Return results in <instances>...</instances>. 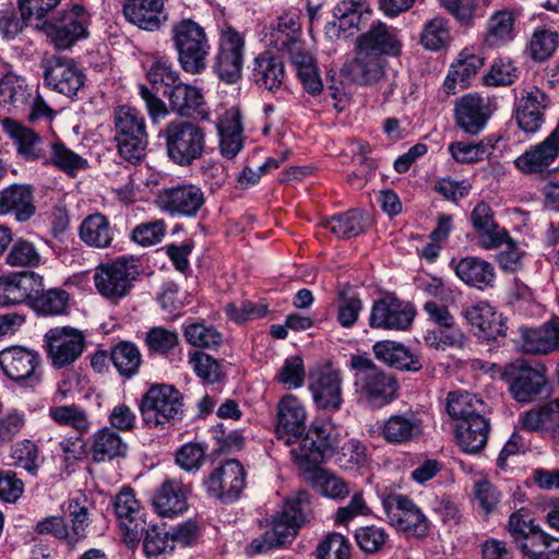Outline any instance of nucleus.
Here are the masks:
<instances>
[{"instance_id": "nucleus-1", "label": "nucleus", "mask_w": 559, "mask_h": 559, "mask_svg": "<svg viewBox=\"0 0 559 559\" xmlns=\"http://www.w3.org/2000/svg\"><path fill=\"white\" fill-rule=\"evenodd\" d=\"M306 421V406L299 397L286 394L278 401L276 438L292 447V460L301 471L321 465L337 447L335 426L331 421L314 420L308 430Z\"/></svg>"}, {"instance_id": "nucleus-2", "label": "nucleus", "mask_w": 559, "mask_h": 559, "mask_svg": "<svg viewBox=\"0 0 559 559\" xmlns=\"http://www.w3.org/2000/svg\"><path fill=\"white\" fill-rule=\"evenodd\" d=\"M310 513V497L307 491H298L287 498L282 511L273 518L271 530L251 540L249 555L265 554L290 543L300 526L309 520Z\"/></svg>"}, {"instance_id": "nucleus-3", "label": "nucleus", "mask_w": 559, "mask_h": 559, "mask_svg": "<svg viewBox=\"0 0 559 559\" xmlns=\"http://www.w3.org/2000/svg\"><path fill=\"white\" fill-rule=\"evenodd\" d=\"M0 104L9 111L25 114L31 123L50 122L56 116L41 96L39 85L14 72H7L0 79Z\"/></svg>"}, {"instance_id": "nucleus-4", "label": "nucleus", "mask_w": 559, "mask_h": 559, "mask_svg": "<svg viewBox=\"0 0 559 559\" xmlns=\"http://www.w3.org/2000/svg\"><path fill=\"white\" fill-rule=\"evenodd\" d=\"M350 368L355 372V394L357 401L371 408H382L396 397V379L381 370L367 356L356 355L350 359Z\"/></svg>"}, {"instance_id": "nucleus-5", "label": "nucleus", "mask_w": 559, "mask_h": 559, "mask_svg": "<svg viewBox=\"0 0 559 559\" xmlns=\"http://www.w3.org/2000/svg\"><path fill=\"white\" fill-rule=\"evenodd\" d=\"M170 39L181 69L189 74H200L207 67L211 44L205 28L190 17L175 21Z\"/></svg>"}, {"instance_id": "nucleus-6", "label": "nucleus", "mask_w": 559, "mask_h": 559, "mask_svg": "<svg viewBox=\"0 0 559 559\" xmlns=\"http://www.w3.org/2000/svg\"><path fill=\"white\" fill-rule=\"evenodd\" d=\"M159 135L164 139L168 158L177 166L189 167L202 158L205 152V130L193 121L170 120Z\"/></svg>"}, {"instance_id": "nucleus-7", "label": "nucleus", "mask_w": 559, "mask_h": 559, "mask_svg": "<svg viewBox=\"0 0 559 559\" xmlns=\"http://www.w3.org/2000/svg\"><path fill=\"white\" fill-rule=\"evenodd\" d=\"M142 420L148 428L167 429L185 418L183 396L170 384H152L139 402Z\"/></svg>"}, {"instance_id": "nucleus-8", "label": "nucleus", "mask_w": 559, "mask_h": 559, "mask_svg": "<svg viewBox=\"0 0 559 559\" xmlns=\"http://www.w3.org/2000/svg\"><path fill=\"white\" fill-rule=\"evenodd\" d=\"M381 503L388 524L406 538L424 539L430 534L431 521L406 495L383 496Z\"/></svg>"}, {"instance_id": "nucleus-9", "label": "nucleus", "mask_w": 559, "mask_h": 559, "mask_svg": "<svg viewBox=\"0 0 559 559\" xmlns=\"http://www.w3.org/2000/svg\"><path fill=\"white\" fill-rule=\"evenodd\" d=\"M114 122L119 155L133 164L141 160L148 143L142 114L134 107L121 106L115 111Z\"/></svg>"}, {"instance_id": "nucleus-10", "label": "nucleus", "mask_w": 559, "mask_h": 559, "mask_svg": "<svg viewBox=\"0 0 559 559\" xmlns=\"http://www.w3.org/2000/svg\"><path fill=\"white\" fill-rule=\"evenodd\" d=\"M86 348L85 334L72 326H56L44 335L46 357L53 369L72 367Z\"/></svg>"}, {"instance_id": "nucleus-11", "label": "nucleus", "mask_w": 559, "mask_h": 559, "mask_svg": "<svg viewBox=\"0 0 559 559\" xmlns=\"http://www.w3.org/2000/svg\"><path fill=\"white\" fill-rule=\"evenodd\" d=\"M40 69L46 87L70 99L81 98L86 75L74 60L56 56L45 58Z\"/></svg>"}, {"instance_id": "nucleus-12", "label": "nucleus", "mask_w": 559, "mask_h": 559, "mask_svg": "<svg viewBox=\"0 0 559 559\" xmlns=\"http://www.w3.org/2000/svg\"><path fill=\"white\" fill-rule=\"evenodd\" d=\"M245 38L231 26L221 29L213 71L226 84L237 83L242 75Z\"/></svg>"}, {"instance_id": "nucleus-13", "label": "nucleus", "mask_w": 559, "mask_h": 559, "mask_svg": "<svg viewBox=\"0 0 559 559\" xmlns=\"http://www.w3.org/2000/svg\"><path fill=\"white\" fill-rule=\"evenodd\" d=\"M0 367L11 380L34 388L41 382V357L22 346H11L0 352Z\"/></svg>"}, {"instance_id": "nucleus-14", "label": "nucleus", "mask_w": 559, "mask_h": 559, "mask_svg": "<svg viewBox=\"0 0 559 559\" xmlns=\"http://www.w3.org/2000/svg\"><path fill=\"white\" fill-rule=\"evenodd\" d=\"M371 437L381 438L390 445H406L424 435V420L414 411L399 412L378 420L369 430Z\"/></svg>"}, {"instance_id": "nucleus-15", "label": "nucleus", "mask_w": 559, "mask_h": 559, "mask_svg": "<svg viewBox=\"0 0 559 559\" xmlns=\"http://www.w3.org/2000/svg\"><path fill=\"white\" fill-rule=\"evenodd\" d=\"M503 378L511 396L519 403L535 401L547 386L544 369L533 367L525 360H516L507 366Z\"/></svg>"}, {"instance_id": "nucleus-16", "label": "nucleus", "mask_w": 559, "mask_h": 559, "mask_svg": "<svg viewBox=\"0 0 559 559\" xmlns=\"http://www.w3.org/2000/svg\"><path fill=\"white\" fill-rule=\"evenodd\" d=\"M111 506L118 526L128 544H138L145 530V512L140 500L136 499L134 490L124 486L111 499Z\"/></svg>"}, {"instance_id": "nucleus-17", "label": "nucleus", "mask_w": 559, "mask_h": 559, "mask_svg": "<svg viewBox=\"0 0 559 559\" xmlns=\"http://www.w3.org/2000/svg\"><path fill=\"white\" fill-rule=\"evenodd\" d=\"M157 207L173 217H195L205 204L201 187L194 183H181L159 190L156 197Z\"/></svg>"}, {"instance_id": "nucleus-18", "label": "nucleus", "mask_w": 559, "mask_h": 559, "mask_svg": "<svg viewBox=\"0 0 559 559\" xmlns=\"http://www.w3.org/2000/svg\"><path fill=\"white\" fill-rule=\"evenodd\" d=\"M136 274L134 265L129 264L124 258H119L112 263L103 264L96 269L94 284L103 297L118 302L130 293Z\"/></svg>"}, {"instance_id": "nucleus-19", "label": "nucleus", "mask_w": 559, "mask_h": 559, "mask_svg": "<svg viewBox=\"0 0 559 559\" xmlns=\"http://www.w3.org/2000/svg\"><path fill=\"white\" fill-rule=\"evenodd\" d=\"M209 496L230 503L237 500L246 487V472L237 460H228L216 467L204 480Z\"/></svg>"}, {"instance_id": "nucleus-20", "label": "nucleus", "mask_w": 559, "mask_h": 559, "mask_svg": "<svg viewBox=\"0 0 559 559\" xmlns=\"http://www.w3.org/2000/svg\"><path fill=\"white\" fill-rule=\"evenodd\" d=\"M416 316L414 306L394 296H385L373 301L369 326L372 329L406 331Z\"/></svg>"}, {"instance_id": "nucleus-21", "label": "nucleus", "mask_w": 559, "mask_h": 559, "mask_svg": "<svg viewBox=\"0 0 559 559\" xmlns=\"http://www.w3.org/2000/svg\"><path fill=\"white\" fill-rule=\"evenodd\" d=\"M87 16L84 8L74 4L70 11L58 19L45 23L51 44L59 50L68 49L78 40L87 36Z\"/></svg>"}, {"instance_id": "nucleus-22", "label": "nucleus", "mask_w": 559, "mask_h": 559, "mask_svg": "<svg viewBox=\"0 0 559 559\" xmlns=\"http://www.w3.org/2000/svg\"><path fill=\"white\" fill-rule=\"evenodd\" d=\"M342 372L322 368L311 373L309 389L317 408L336 413L344 404Z\"/></svg>"}, {"instance_id": "nucleus-23", "label": "nucleus", "mask_w": 559, "mask_h": 559, "mask_svg": "<svg viewBox=\"0 0 559 559\" xmlns=\"http://www.w3.org/2000/svg\"><path fill=\"white\" fill-rule=\"evenodd\" d=\"M462 316L475 336L484 341H497L504 337L507 326L501 313L487 301H478L463 309Z\"/></svg>"}, {"instance_id": "nucleus-24", "label": "nucleus", "mask_w": 559, "mask_h": 559, "mask_svg": "<svg viewBox=\"0 0 559 559\" xmlns=\"http://www.w3.org/2000/svg\"><path fill=\"white\" fill-rule=\"evenodd\" d=\"M43 276L35 272H19L0 276V305L12 306L33 302L41 290Z\"/></svg>"}, {"instance_id": "nucleus-25", "label": "nucleus", "mask_w": 559, "mask_h": 559, "mask_svg": "<svg viewBox=\"0 0 559 559\" xmlns=\"http://www.w3.org/2000/svg\"><path fill=\"white\" fill-rule=\"evenodd\" d=\"M356 45L390 58L399 57L403 49L400 29L381 21L373 22L367 32L360 34Z\"/></svg>"}, {"instance_id": "nucleus-26", "label": "nucleus", "mask_w": 559, "mask_h": 559, "mask_svg": "<svg viewBox=\"0 0 559 559\" xmlns=\"http://www.w3.org/2000/svg\"><path fill=\"white\" fill-rule=\"evenodd\" d=\"M36 212L32 186L13 183L0 190V216H10L17 223H26Z\"/></svg>"}, {"instance_id": "nucleus-27", "label": "nucleus", "mask_w": 559, "mask_h": 559, "mask_svg": "<svg viewBox=\"0 0 559 559\" xmlns=\"http://www.w3.org/2000/svg\"><path fill=\"white\" fill-rule=\"evenodd\" d=\"M265 36L270 46L287 52L290 58L304 50L300 41L301 23L299 15L295 12H285L280 15L271 23Z\"/></svg>"}, {"instance_id": "nucleus-28", "label": "nucleus", "mask_w": 559, "mask_h": 559, "mask_svg": "<svg viewBox=\"0 0 559 559\" xmlns=\"http://www.w3.org/2000/svg\"><path fill=\"white\" fill-rule=\"evenodd\" d=\"M469 221L483 249H497L510 240L509 231L496 223L491 206L484 201L477 203L473 209Z\"/></svg>"}, {"instance_id": "nucleus-29", "label": "nucleus", "mask_w": 559, "mask_h": 559, "mask_svg": "<svg viewBox=\"0 0 559 559\" xmlns=\"http://www.w3.org/2000/svg\"><path fill=\"white\" fill-rule=\"evenodd\" d=\"M122 12L129 23L147 32L159 31L168 20L164 0H126Z\"/></svg>"}, {"instance_id": "nucleus-30", "label": "nucleus", "mask_w": 559, "mask_h": 559, "mask_svg": "<svg viewBox=\"0 0 559 559\" xmlns=\"http://www.w3.org/2000/svg\"><path fill=\"white\" fill-rule=\"evenodd\" d=\"M456 276L467 286L485 292L495 287L497 273L489 261L479 257H465L452 260Z\"/></svg>"}, {"instance_id": "nucleus-31", "label": "nucleus", "mask_w": 559, "mask_h": 559, "mask_svg": "<svg viewBox=\"0 0 559 559\" xmlns=\"http://www.w3.org/2000/svg\"><path fill=\"white\" fill-rule=\"evenodd\" d=\"M162 92L168 97L170 109L180 117L207 118L209 108L200 88L180 82L174 90Z\"/></svg>"}, {"instance_id": "nucleus-32", "label": "nucleus", "mask_w": 559, "mask_h": 559, "mask_svg": "<svg viewBox=\"0 0 559 559\" xmlns=\"http://www.w3.org/2000/svg\"><path fill=\"white\" fill-rule=\"evenodd\" d=\"M558 132L550 134L540 143L531 146L515 160V167L523 174H540L545 171L558 157Z\"/></svg>"}, {"instance_id": "nucleus-33", "label": "nucleus", "mask_w": 559, "mask_h": 559, "mask_svg": "<svg viewBox=\"0 0 559 559\" xmlns=\"http://www.w3.org/2000/svg\"><path fill=\"white\" fill-rule=\"evenodd\" d=\"M3 131L13 141L17 154L26 162H35L45 158L43 138L33 129L21 122L5 118L2 120Z\"/></svg>"}, {"instance_id": "nucleus-34", "label": "nucleus", "mask_w": 559, "mask_h": 559, "mask_svg": "<svg viewBox=\"0 0 559 559\" xmlns=\"http://www.w3.org/2000/svg\"><path fill=\"white\" fill-rule=\"evenodd\" d=\"M454 116L461 130L469 135H477L489 119V109L480 96L468 94L456 102Z\"/></svg>"}, {"instance_id": "nucleus-35", "label": "nucleus", "mask_w": 559, "mask_h": 559, "mask_svg": "<svg viewBox=\"0 0 559 559\" xmlns=\"http://www.w3.org/2000/svg\"><path fill=\"white\" fill-rule=\"evenodd\" d=\"M546 107V95L537 87L523 91L515 105V120L520 129L526 133H535L544 122L543 109Z\"/></svg>"}, {"instance_id": "nucleus-36", "label": "nucleus", "mask_w": 559, "mask_h": 559, "mask_svg": "<svg viewBox=\"0 0 559 559\" xmlns=\"http://www.w3.org/2000/svg\"><path fill=\"white\" fill-rule=\"evenodd\" d=\"M286 78L285 64L282 58L270 51L259 53L253 60L251 80L259 88L269 92L281 90Z\"/></svg>"}, {"instance_id": "nucleus-37", "label": "nucleus", "mask_w": 559, "mask_h": 559, "mask_svg": "<svg viewBox=\"0 0 559 559\" xmlns=\"http://www.w3.org/2000/svg\"><path fill=\"white\" fill-rule=\"evenodd\" d=\"M372 350L378 360L391 368L412 372L423 368L419 356L402 343L390 340L379 341L372 346Z\"/></svg>"}, {"instance_id": "nucleus-38", "label": "nucleus", "mask_w": 559, "mask_h": 559, "mask_svg": "<svg viewBox=\"0 0 559 559\" xmlns=\"http://www.w3.org/2000/svg\"><path fill=\"white\" fill-rule=\"evenodd\" d=\"M485 58L474 47L464 48L455 62L450 67L449 73L444 81V87L453 94L456 84L462 88H466L469 80L476 75L478 70L484 66Z\"/></svg>"}, {"instance_id": "nucleus-39", "label": "nucleus", "mask_w": 559, "mask_h": 559, "mask_svg": "<svg viewBox=\"0 0 559 559\" xmlns=\"http://www.w3.org/2000/svg\"><path fill=\"white\" fill-rule=\"evenodd\" d=\"M348 68L353 81L360 85L376 83L384 75L383 57L358 45H355V58Z\"/></svg>"}, {"instance_id": "nucleus-40", "label": "nucleus", "mask_w": 559, "mask_h": 559, "mask_svg": "<svg viewBox=\"0 0 559 559\" xmlns=\"http://www.w3.org/2000/svg\"><path fill=\"white\" fill-rule=\"evenodd\" d=\"M153 504L162 516H175L188 509L187 490L180 480L166 479L153 497Z\"/></svg>"}, {"instance_id": "nucleus-41", "label": "nucleus", "mask_w": 559, "mask_h": 559, "mask_svg": "<svg viewBox=\"0 0 559 559\" xmlns=\"http://www.w3.org/2000/svg\"><path fill=\"white\" fill-rule=\"evenodd\" d=\"M489 429V421L483 415L457 423L455 426L457 444L466 453H477L487 444Z\"/></svg>"}, {"instance_id": "nucleus-42", "label": "nucleus", "mask_w": 559, "mask_h": 559, "mask_svg": "<svg viewBox=\"0 0 559 559\" xmlns=\"http://www.w3.org/2000/svg\"><path fill=\"white\" fill-rule=\"evenodd\" d=\"M80 239L96 249L109 248L115 238V227L102 213L86 216L79 227Z\"/></svg>"}, {"instance_id": "nucleus-43", "label": "nucleus", "mask_w": 559, "mask_h": 559, "mask_svg": "<svg viewBox=\"0 0 559 559\" xmlns=\"http://www.w3.org/2000/svg\"><path fill=\"white\" fill-rule=\"evenodd\" d=\"M321 225L337 239H350L367 230L369 219L362 211L352 209L325 218Z\"/></svg>"}, {"instance_id": "nucleus-44", "label": "nucleus", "mask_w": 559, "mask_h": 559, "mask_svg": "<svg viewBox=\"0 0 559 559\" xmlns=\"http://www.w3.org/2000/svg\"><path fill=\"white\" fill-rule=\"evenodd\" d=\"M90 452L94 462H109L117 457H124L128 445L118 432L105 427L93 435Z\"/></svg>"}, {"instance_id": "nucleus-45", "label": "nucleus", "mask_w": 559, "mask_h": 559, "mask_svg": "<svg viewBox=\"0 0 559 559\" xmlns=\"http://www.w3.org/2000/svg\"><path fill=\"white\" fill-rule=\"evenodd\" d=\"M522 337V347L530 354H548L559 349V319L546 322L539 329L525 330Z\"/></svg>"}, {"instance_id": "nucleus-46", "label": "nucleus", "mask_w": 559, "mask_h": 559, "mask_svg": "<svg viewBox=\"0 0 559 559\" xmlns=\"http://www.w3.org/2000/svg\"><path fill=\"white\" fill-rule=\"evenodd\" d=\"M542 530L543 528L535 522L534 515L528 508L522 507L512 512L509 516L507 531L518 551Z\"/></svg>"}, {"instance_id": "nucleus-47", "label": "nucleus", "mask_w": 559, "mask_h": 559, "mask_svg": "<svg viewBox=\"0 0 559 559\" xmlns=\"http://www.w3.org/2000/svg\"><path fill=\"white\" fill-rule=\"evenodd\" d=\"M110 360L118 373L129 380L139 373L142 354L134 343L120 341L111 347Z\"/></svg>"}, {"instance_id": "nucleus-48", "label": "nucleus", "mask_w": 559, "mask_h": 559, "mask_svg": "<svg viewBox=\"0 0 559 559\" xmlns=\"http://www.w3.org/2000/svg\"><path fill=\"white\" fill-rule=\"evenodd\" d=\"M514 38V15L509 10L495 12L488 20L485 41L489 47H503Z\"/></svg>"}, {"instance_id": "nucleus-49", "label": "nucleus", "mask_w": 559, "mask_h": 559, "mask_svg": "<svg viewBox=\"0 0 559 559\" xmlns=\"http://www.w3.org/2000/svg\"><path fill=\"white\" fill-rule=\"evenodd\" d=\"M483 406L481 400L467 391L448 393L445 409L449 416L459 423L478 416Z\"/></svg>"}, {"instance_id": "nucleus-50", "label": "nucleus", "mask_w": 559, "mask_h": 559, "mask_svg": "<svg viewBox=\"0 0 559 559\" xmlns=\"http://www.w3.org/2000/svg\"><path fill=\"white\" fill-rule=\"evenodd\" d=\"M502 500V492L487 479L475 481L473 486V502L478 514L488 519L498 512Z\"/></svg>"}, {"instance_id": "nucleus-51", "label": "nucleus", "mask_w": 559, "mask_h": 559, "mask_svg": "<svg viewBox=\"0 0 559 559\" xmlns=\"http://www.w3.org/2000/svg\"><path fill=\"white\" fill-rule=\"evenodd\" d=\"M371 10L365 0H343L333 9V15L340 21V28H359L369 20Z\"/></svg>"}, {"instance_id": "nucleus-52", "label": "nucleus", "mask_w": 559, "mask_h": 559, "mask_svg": "<svg viewBox=\"0 0 559 559\" xmlns=\"http://www.w3.org/2000/svg\"><path fill=\"white\" fill-rule=\"evenodd\" d=\"M44 164H51L56 168L74 177L75 174L87 167V160L68 148L62 142H53L50 145V156H45Z\"/></svg>"}, {"instance_id": "nucleus-53", "label": "nucleus", "mask_w": 559, "mask_h": 559, "mask_svg": "<svg viewBox=\"0 0 559 559\" xmlns=\"http://www.w3.org/2000/svg\"><path fill=\"white\" fill-rule=\"evenodd\" d=\"M519 552L524 559H559V538L542 530Z\"/></svg>"}, {"instance_id": "nucleus-54", "label": "nucleus", "mask_w": 559, "mask_h": 559, "mask_svg": "<svg viewBox=\"0 0 559 559\" xmlns=\"http://www.w3.org/2000/svg\"><path fill=\"white\" fill-rule=\"evenodd\" d=\"M308 472H313V486L324 497L333 500H344L349 496L347 483L335 474L328 469L320 468V465Z\"/></svg>"}, {"instance_id": "nucleus-55", "label": "nucleus", "mask_w": 559, "mask_h": 559, "mask_svg": "<svg viewBox=\"0 0 559 559\" xmlns=\"http://www.w3.org/2000/svg\"><path fill=\"white\" fill-rule=\"evenodd\" d=\"M144 344L151 355L168 357L180 345L176 331L163 326H153L145 333Z\"/></svg>"}, {"instance_id": "nucleus-56", "label": "nucleus", "mask_w": 559, "mask_h": 559, "mask_svg": "<svg viewBox=\"0 0 559 559\" xmlns=\"http://www.w3.org/2000/svg\"><path fill=\"white\" fill-rule=\"evenodd\" d=\"M290 60L296 68L297 75L304 88L311 95L320 94L323 84L314 64L313 57L302 50L299 53L293 55Z\"/></svg>"}, {"instance_id": "nucleus-57", "label": "nucleus", "mask_w": 559, "mask_h": 559, "mask_svg": "<svg viewBox=\"0 0 559 559\" xmlns=\"http://www.w3.org/2000/svg\"><path fill=\"white\" fill-rule=\"evenodd\" d=\"M5 262L13 267H37L41 264V254L34 242L20 237L9 249Z\"/></svg>"}, {"instance_id": "nucleus-58", "label": "nucleus", "mask_w": 559, "mask_h": 559, "mask_svg": "<svg viewBox=\"0 0 559 559\" xmlns=\"http://www.w3.org/2000/svg\"><path fill=\"white\" fill-rule=\"evenodd\" d=\"M69 302V294L61 288L44 289L35 295L32 302L33 309L44 316H58L66 311Z\"/></svg>"}, {"instance_id": "nucleus-59", "label": "nucleus", "mask_w": 559, "mask_h": 559, "mask_svg": "<svg viewBox=\"0 0 559 559\" xmlns=\"http://www.w3.org/2000/svg\"><path fill=\"white\" fill-rule=\"evenodd\" d=\"M448 21L442 16H435L424 24L420 34V44L428 50L438 51L450 43Z\"/></svg>"}, {"instance_id": "nucleus-60", "label": "nucleus", "mask_w": 559, "mask_h": 559, "mask_svg": "<svg viewBox=\"0 0 559 559\" xmlns=\"http://www.w3.org/2000/svg\"><path fill=\"white\" fill-rule=\"evenodd\" d=\"M49 414L57 424L73 428L80 436L86 433L91 428L86 412L78 405L52 407Z\"/></svg>"}, {"instance_id": "nucleus-61", "label": "nucleus", "mask_w": 559, "mask_h": 559, "mask_svg": "<svg viewBox=\"0 0 559 559\" xmlns=\"http://www.w3.org/2000/svg\"><path fill=\"white\" fill-rule=\"evenodd\" d=\"M493 151V144L490 141L481 140L477 143L464 141L452 142L449 145V152L452 157L462 164H473L483 160Z\"/></svg>"}, {"instance_id": "nucleus-62", "label": "nucleus", "mask_w": 559, "mask_h": 559, "mask_svg": "<svg viewBox=\"0 0 559 559\" xmlns=\"http://www.w3.org/2000/svg\"><path fill=\"white\" fill-rule=\"evenodd\" d=\"M364 304L357 294L349 295L346 289L337 293V322L342 328L350 329L358 321Z\"/></svg>"}, {"instance_id": "nucleus-63", "label": "nucleus", "mask_w": 559, "mask_h": 559, "mask_svg": "<svg viewBox=\"0 0 559 559\" xmlns=\"http://www.w3.org/2000/svg\"><path fill=\"white\" fill-rule=\"evenodd\" d=\"M147 79L156 92L174 90L181 80L179 73L174 70L173 63L168 60L159 59L153 62L147 72Z\"/></svg>"}, {"instance_id": "nucleus-64", "label": "nucleus", "mask_w": 559, "mask_h": 559, "mask_svg": "<svg viewBox=\"0 0 559 559\" xmlns=\"http://www.w3.org/2000/svg\"><path fill=\"white\" fill-rule=\"evenodd\" d=\"M318 559H350V544L340 533H329L317 547Z\"/></svg>"}]
</instances>
